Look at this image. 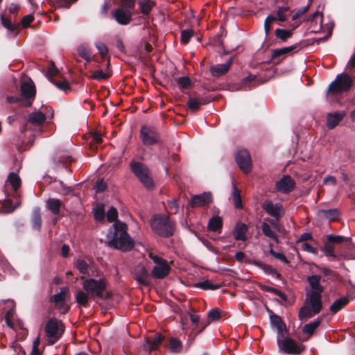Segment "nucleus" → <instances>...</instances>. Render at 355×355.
Returning a JSON list of instances; mask_svg holds the SVG:
<instances>
[{
    "label": "nucleus",
    "instance_id": "obj_20",
    "mask_svg": "<svg viewBox=\"0 0 355 355\" xmlns=\"http://www.w3.org/2000/svg\"><path fill=\"white\" fill-rule=\"evenodd\" d=\"M212 101L209 97H196L195 95L189 97L187 102V107L191 112H198L200 110L201 105H207Z\"/></svg>",
    "mask_w": 355,
    "mask_h": 355
},
{
    "label": "nucleus",
    "instance_id": "obj_4",
    "mask_svg": "<svg viewBox=\"0 0 355 355\" xmlns=\"http://www.w3.org/2000/svg\"><path fill=\"white\" fill-rule=\"evenodd\" d=\"M130 169L142 185L148 190L155 188L150 168L143 162L132 160L129 163Z\"/></svg>",
    "mask_w": 355,
    "mask_h": 355
},
{
    "label": "nucleus",
    "instance_id": "obj_53",
    "mask_svg": "<svg viewBox=\"0 0 355 355\" xmlns=\"http://www.w3.org/2000/svg\"><path fill=\"white\" fill-rule=\"evenodd\" d=\"M285 53H284L283 49H275L272 50L271 60H277V62H279L283 58L286 57Z\"/></svg>",
    "mask_w": 355,
    "mask_h": 355
},
{
    "label": "nucleus",
    "instance_id": "obj_12",
    "mask_svg": "<svg viewBox=\"0 0 355 355\" xmlns=\"http://www.w3.org/2000/svg\"><path fill=\"white\" fill-rule=\"evenodd\" d=\"M235 160L240 169L245 174L252 171V160L250 153L245 149H239L235 153Z\"/></svg>",
    "mask_w": 355,
    "mask_h": 355
},
{
    "label": "nucleus",
    "instance_id": "obj_54",
    "mask_svg": "<svg viewBox=\"0 0 355 355\" xmlns=\"http://www.w3.org/2000/svg\"><path fill=\"white\" fill-rule=\"evenodd\" d=\"M322 250L324 251L326 256L336 258V255L334 252V245L330 241L327 240Z\"/></svg>",
    "mask_w": 355,
    "mask_h": 355
},
{
    "label": "nucleus",
    "instance_id": "obj_40",
    "mask_svg": "<svg viewBox=\"0 0 355 355\" xmlns=\"http://www.w3.org/2000/svg\"><path fill=\"white\" fill-rule=\"evenodd\" d=\"M76 302L82 306H89V295L83 291H78L76 294Z\"/></svg>",
    "mask_w": 355,
    "mask_h": 355
},
{
    "label": "nucleus",
    "instance_id": "obj_26",
    "mask_svg": "<svg viewBox=\"0 0 355 355\" xmlns=\"http://www.w3.org/2000/svg\"><path fill=\"white\" fill-rule=\"evenodd\" d=\"M77 51L78 55L81 57L83 59L85 60L87 62H89L91 61H95L96 62H100L96 57V55H92V52L91 49L85 45H81L78 47Z\"/></svg>",
    "mask_w": 355,
    "mask_h": 355
},
{
    "label": "nucleus",
    "instance_id": "obj_6",
    "mask_svg": "<svg viewBox=\"0 0 355 355\" xmlns=\"http://www.w3.org/2000/svg\"><path fill=\"white\" fill-rule=\"evenodd\" d=\"M353 86V80L346 73L338 74L328 87L327 92L331 94H342L350 90Z\"/></svg>",
    "mask_w": 355,
    "mask_h": 355
},
{
    "label": "nucleus",
    "instance_id": "obj_36",
    "mask_svg": "<svg viewBox=\"0 0 355 355\" xmlns=\"http://www.w3.org/2000/svg\"><path fill=\"white\" fill-rule=\"evenodd\" d=\"M253 265L256 266L257 267L262 269L266 274L271 275H277V277L279 278L281 275L277 272V270L273 268L271 266L268 265L266 263H264L260 261L257 260H253L252 262H250Z\"/></svg>",
    "mask_w": 355,
    "mask_h": 355
},
{
    "label": "nucleus",
    "instance_id": "obj_51",
    "mask_svg": "<svg viewBox=\"0 0 355 355\" xmlns=\"http://www.w3.org/2000/svg\"><path fill=\"white\" fill-rule=\"evenodd\" d=\"M94 216L95 220L102 221L105 218V210L103 205H98L94 209Z\"/></svg>",
    "mask_w": 355,
    "mask_h": 355
},
{
    "label": "nucleus",
    "instance_id": "obj_30",
    "mask_svg": "<svg viewBox=\"0 0 355 355\" xmlns=\"http://www.w3.org/2000/svg\"><path fill=\"white\" fill-rule=\"evenodd\" d=\"M164 339V336L160 333H156L153 337L148 338L147 344L149 350L151 352L157 349Z\"/></svg>",
    "mask_w": 355,
    "mask_h": 355
},
{
    "label": "nucleus",
    "instance_id": "obj_1",
    "mask_svg": "<svg viewBox=\"0 0 355 355\" xmlns=\"http://www.w3.org/2000/svg\"><path fill=\"white\" fill-rule=\"evenodd\" d=\"M127 229L125 223L120 220L116 221L113 225V230H110L107 235L108 245L124 252L131 250L135 246V243L128 234Z\"/></svg>",
    "mask_w": 355,
    "mask_h": 355
},
{
    "label": "nucleus",
    "instance_id": "obj_14",
    "mask_svg": "<svg viewBox=\"0 0 355 355\" xmlns=\"http://www.w3.org/2000/svg\"><path fill=\"white\" fill-rule=\"evenodd\" d=\"M134 279L137 281L138 284L141 286H148L150 282V275L143 264H137L134 267L132 271Z\"/></svg>",
    "mask_w": 355,
    "mask_h": 355
},
{
    "label": "nucleus",
    "instance_id": "obj_41",
    "mask_svg": "<svg viewBox=\"0 0 355 355\" xmlns=\"http://www.w3.org/2000/svg\"><path fill=\"white\" fill-rule=\"evenodd\" d=\"M177 85L180 90H184L192 87L193 83L188 76H181L176 79Z\"/></svg>",
    "mask_w": 355,
    "mask_h": 355
},
{
    "label": "nucleus",
    "instance_id": "obj_19",
    "mask_svg": "<svg viewBox=\"0 0 355 355\" xmlns=\"http://www.w3.org/2000/svg\"><path fill=\"white\" fill-rule=\"evenodd\" d=\"M113 17L119 24L127 25L132 20V12L129 10L119 8L114 11Z\"/></svg>",
    "mask_w": 355,
    "mask_h": 355
},
{
    "label": "nucleus",
    "instance_id": "obj_62",
    "mask_svg": "<svg viewBox=\"0 0 355 355\" xmlns=\"http://www.w3.org/2000/svg\"><path fill=\"white\" fill-rule=\"evenodd\" d=\"M34 20V16L32 14L26 15L21 19V25L24 28H27L29 26L30 24L33 22Z\"/></svg>",
    "mask_w": 355,
    "mask_h": 355
},
{
    "label": "nucleus",
    "instance_id": "obj_9",
    "mask_svg": "<svg viewBox=\"0 0 355 355\" xmlns=\"http://www.w3.org/2000/svg\"><path fill=\"white\" fill-rule=\"evenodd\" d=\"M290 15V8L288 6H279L276 12V16L270 15L264 21V31L266 35H268L271 30V24L279 21L284 22L287 20Z\"/></svg>",
    "mask_w": 355,
    "mask_h": 355
},
{
    "label": "nucleus",
    "instance_id": "obj_45",
    "mask_svg": "<svg viewBox=\"0 0 355 355\" xmlns=\"http://www.w3.org/2000/svg\"><path fill=\"white\" fill-rule=\"evenodd\" d=\"M232 198L234 200V207L236 209H241L243 207L240 190L236 187V184L233 183Z\"/></svg>",
    "mask_w": 355,
    "mask_h": 355
},
{
    "label": "nucleus",
    "instance_id": "obj_23",
    "mask_svg": "<svg viewBox=\"0 0 355 355\" xmlns=\"http://www.w3.org/2000/svg\"><path fill=\"white\" fill-rule=\"evenodd\" d=\"M20 91L21 95L31 102L35 96V88L33 83L24 82L21 85Z\"/></svg>",
    "mask_w": 355,
    "mask_h": 355
},
{
    "label": "nucleus",
    "instance_id": "obj_56",
    "mask_svg": "<svg viewBox=\"0 0 355 355\" xmlns=\"http://www.w3.org/2000/svg\"><path fill=\"white\" fill-rule=\"evenodd\" d=\"M73 161V159L70 156H62L59 157L58 162L71 173V171L69 169V166Z\"/></svg>",
    "mask_w": 355,
    "mask_h": 355
},
{
    "label": "nucleus",
    "instance_id": "obj_21",
    "mask_svg": "<svg viewBox=\"0 0 355 355\" xmlns=\"http://www.w3.org/2000/svg\"><path fill=\"white\" fill-rule=\"evenodd\" d=\"M68 294V289L65 287L60 288V291L52 295L49 301L55 303V308L62 309L65 306L66 296Z\"/></svg>",
    "mask_w": 355,
    "mask_h": 355
},
{
    "label": "nucleus",
    "instance_id": "obj_3",
    "mask_svg": "<svg viewBox=\"0 0 355 355\" xmlns=\"http://www.w3.org/2000/svg\"><path fill=\"white\" fill-rule=\"evenodd\" d=\"M83 288L91 297L109 300L112 297L110 292H105L107 282L104 279H87L83 283Z\"/></svg>",
    "mask_w": 355,
    "mask_h": 355
},
{
    "label": "nucleus",
    "instance_id": "obj_61",
    "mask_svg": "<svg viewBox=\"0 0 355 355\" xmlns=\"http://www.w3.org/2000/svg\"><path fill=\"white\" fill-rule=\"evenodd\" d=\"M136 0H121L122 8L132 11L135 6Z\"/></svg>",
    "mask_w": 355,
    "mask_h": 355
},
{
    "label": "nucleus",
    "instance_id": "obj_11",
    "mask_svg": "<svg viewBox=\"0 0 355 355\" xmlns=\"http://www.w3.org/2000/svg\"><path fill=\"white\" fill-rule=\"evenodd\" d=\"M306 303H308L310 305L311 309L306 305H304L300 309L298 317L300 320H307L312 318L315 315L319 313L322 309V302L319 301L318 304H313L311 298L306 297Z\"/></svg>",
    "mask_w": 355,
    "mask_h": 355
},
{
    "label": "nucleus",
    "instance_id": "obj_58",
    "mask_svg": "<svg viewBox=\"0 0 355 355\" xmlns=\"http://www.w3.org/2000/svg\"><path fill=\"white\" fill-rule=\"evenodd\" d=\"M270 249L269 252H270V254L272 256H273L276 259L282 261L284 263L287 264V263H289V261L288 260V259L286 258V257L284 254L280 253V252H276L275 251L273 250V249H272V244H270Z\"/></svg>",
    "mask_w": 355,
    "mask_h": 355
},
{
    "label": "nucleus",
    "instance_id": "obj_64",
    "mask_svg": "<svg viewBox=\"0 0 355 355\" xmlns=\"http://www.w3.org/2000/svg\"><path fill=\"white\" fill-rule=\"evenodd\" d=\"M208 316L213 320H217L220 318L221 315L218 309H211L209 311Z\"/></svg>",
    "mask_w": 355,
    "mask_h": 355
},
{
    "label": "nucleus",
    "instance_id": "obj_63",
    "mask_svg": "<svg viewBox=\"0 0 355 355\" xmlns=\"http://www.w3.org/2000/svg\"><path fill=\"white\" fill-rule=\"evenodd\" d=\"M302 249L306 252L316 254H318V249L316 248L313 247L310 244L307 243H304L302 245Z\"/></svg>",
    "mask_w": 355,
    "mask_h": 355
},
{
    "label": "nucleus",
    "instance_id": "obj_60",
    "mask_svg": "<svg viewBox=\"0 0 355 355\" xmlns=\"http://www.w3.org/2000/svg\"><path fill=\"white\" fill-rule=\"evenodd\" d=\"M107 219L109 222H116V218L118 217V211L116 208L112 207L110 209L107 211Z\"/></svg>",
    "mask_w": 355,
    "mask_h": 355
},
{
    "label": "nucleus",
    "instance_id": "obj_31",
    "mask_svg": "<svg viewBox=\"0 0 355 355\" xmlns=\"http://www.w3.org/2000/svg\"><path fill=\"white\" fill-rule=\"evenodd\" d=\"M95 46L98 49L99 54L101 56L102 61H107L106 67L108 70L110 67V58L107 56L108 54V49L107 46L102 42H96L95 43Z\"/></svg>",
    "mask_w": 355,
    "mask_h": 355
},
{
    "label": "nucleus",
    "instance_id": "obj_57",
    "mask_svg": "<svg viewBox=\"0 0 355 355\" xmlns=\"http://www.w3.org/2000/svg\"><path fill=\"white\" fill-rule=\"evenodd\" d=\"M303 47L302 42L296 43L291 46L284 47L283 51L286 55L293 52H297L300 49Z\"/></svg>",
    "mask_w": 355,
    "mask_h": 355
},
{
    "label": "nucleus",
    "instance_id": "obj_34",
    "mask_svg": "<svg viewBox=\"0 0 355 355\" xmlns=\"http://www.w3.org/2000/svg\"><path fill=\"white\" fill-rule=\"evenodd\" d=\"M270 319L271 324L277 328L279 334L286 331V324L279 315L273 313L270 315Z\"/></svg>",
    "mask_w": 355,
    "mask_h": 355
},
{
    "label": "nucleus",
    "instance_id": "obj_16",
    "mask_svg": "<svg viewBox=\"0 0 355 355\" xmlns=\"http://www.w3.org/2000/svg\"><path fill=\"white\" fill-rule=\"evenodd\" d=\"M263 209L278 220L284 214L283 206L280 203L274 204L272 200H266L261 205Z\"/></svg>",
    "mask_w": 355,
    "mask_h": 355
},
{
    "label": "nucleus",
    "instance_id": "obj_46",
    "mask_svg": "<svg viewBox=\"0 0 355 355\" xmlns=\"http://www.w3.org/2000/svg\"><path fill=\"white\" fill-rule=\"evenodd\" d=\"M8 180L15 191H17L21 187V180L19 176L15 173H10L8 175Z\"/></svg>",
    "mask_w": 355,
    "mask_h": 355
},
{
    "label": "nucleus",
    "instance_id": "obj_33",
    "mask_svg": "<svg viewBox=\"0 0 355 355\" xmlns=\"http://www.w3.org/2000/svg\"><path fill=\"white\" fill-rule=\"evenodd\" d=\"M349 300L347 297H342L336 301L330 306V311L332 314H336L339 311L345 308L349 303Z\"/></svg>",
    "mask_w": 355,
    "mask_h": 355
},
{
    "label": "nucleus",
    "instance_id": "obj_42",
    "mask_svg": "<svg viewBox=\"0 0 355 355\" xmlns=\"http://www.w3.org/2000/svg\"><path fill=\"white\" fill-rule=\"evenodd\" d=\"M261 230L266 236L273 239L277 243L279 242L277 235L271 230L268 223L263 222L261 225Z\"/></svg>",
    "mask_w": 355,
    "mask_h": 355
},
{
    "label": "nucleus",
    "instance_id": "obj_7",
    "mask_svg": "<svg viewBox=\"0 0 355 355\" xmlns=\"http://www.w3.org/2000/svg\"><path fill=\"white\" fill-rule=\"evenodd\" d=\"M139 136L142 144L146 146L158 144L160 141V133L151 125H143L140 129Z\"/></svg>",
    "mask_w": 355,
    "mask_h": 355
},
{
    "label": "nucleus",
    "instance_id": "obj_37",
    "mask_svg": "<svg viewBox=\"0 0 355 355\" xmlns=\"http://www.w3.org/2000/svg\"><path fill=\"white\" fill-rule=\"evenodd\" d=\"M168 348L171 352L179 354L182 352L183 345L180 340L172 337L168 340Z\"/></svg>",
    "mask_w": 355,
    "mask_h": 355
},
{
    "label": "nucleus",
    "instance_id": "obj_47",
    "mask_svg": "<svg viewBox=\"0 0 355 355\" xmlns=\"http://www.w3.org/2000/svg\"><path fill=\"white\" fill-rule=\"evenodd\" d=\"M1 21L3 27L11 32H15L18 29V26L15 24H12L10 17L1 15Z\"/></svg>",
    "mask_w": 355,
    "mask_h": 355
},
{
    "label": "nucleus",
    "instance_id": "obj_50",
    "mask_svg": "<svg viewBox=\"0 0 355 355\" xmlns=\"http://www.w3.org/2000/svg\"><path fill=\"white\" fill-rule=\"evenodd\" d=\"M193 35L194 31L192 29L182 30L181 31L180 42L184 44H188Z\"/></svg>",
    "mask_w": 355,
    "mask_h": 355
},
{
    "label": "nucleus",
    "instance_id": "obj_24",
    "mask_svg": "<svg viewBox=\"0 0 355 355\" xmlns=\"http://www.w3.org/2000/svg\"><path fill=\"white\" fill-rule=\"evenodd\" d=\"M63 206L62 202L57 198H50L46 200V207L53 215L58 216L60 213V209Z\"/></svg>",
    "mask_w": 355,
    "mask_h": 355
},
{
    "label": "nucleus",
    "instance_id": "obj_17",
    "mask_svg": "<svg viewBox=\"0 0 355 355\" xmlns=\"http://www.w3.org/2000/svg\"><path fill=\"white\" fill-rule=\"evenodd\" d=\"M234 56L230 57L225 64H216L210 67V73L212 76L219 78L225 76L230 69Z\"/></svg>",
    "mask_w": 355,
    "mask_h": 355
},
{
    "label": "nucleus",
    "instance_id": "obj_15",
    "mask_svg": "<svg viewBox=\"0 0 355 355\" xmlns=\"http://www.w3.org/2000/svg\"><path fill=\"white\" fill-rule=\"evenodd\" d=\"M295 187V180L288 175H284L275 184V189L277 191L288 194L294 190Z\"/></svg>",
    "mask_w": 355,
    "mask_h": 355
},
{
    "label": "nucleus",
    "instance_id": "obj_48",
    "mask_svg": "<svg viewBox=\"0 0 355 355\" xmlns=\"http://www.w3.org/2000/svg\"><path fill=\"white\" fill-rule=\"evenodd\" d=\"M195 286L197 288H200L202 290H216L220 287V285L214 284L211 283L209 280H205L204 282L196 284Z\"/></svg>",
    "mask_w": 355,
    "mask_h": 355
},
{
    "label": "nucleus",
    "instance_id": "obj_27",
    "mask_svg": "<svg viewBox=\"0 0 355 355\" xmlns=\"http://www.w3.org/2000/svg\"><path fill=\"white\" fill-rule=\"evenodd\" d=\"M248 230L247 225L242 223H237L234 230V237L236 241H246V233Z\"/></svg>",
    "mask_w": 355,
    "mask_h": 355
},
{
    "label": "nucleus",
    "instance_id": "obj_29",
    "mask_svg": "<svg viewBox=\"0 0 355 355\" xmlns=\"http://www.w3.org/2000/svg\"><path fill=\"white\" fill-rule=\"evenodd\" d=\"M45 121L46 115L42 112H33L28 117V122L34 125H42Z\"/></svg>",
    "mask_w": 355,
    "mask_h": 355
},
{
    "label": "nucleus",
    "instance_id": "obj_22",
    "mask_svg": "<svg viewBox=\"0 0 355 355\" xmlns=\"http://www.w3.org/2000/svg\"><path fill=\"white\" fill-rule=\"evenodd\" d=\"M171 270V267L167 262L160 265L155 266L151 271V276L155 279H164L166 278Z\"/></svg>",
    "mask_w": 355,
    "mask_h": 355
},
{
    "label": "nucleus",
    "instance_id": "obj_25",
    "mask_svg": "<svg viewBox=\"0 0 355 355\" xmlns=\"http://www.w3.org/2000/svg\"><path fill=\"white\" fill-rule=\"evenodd\" d=\"M345 116L344 113H329L327 117V126L329 130L336 128Z\"/></svg>",
    "mask_w": 355,
    "mask_h": 355
},
{
    "label": "nucleus",
    "instance_id": "obj_49",
    "mask_svg": "<svg viewBox=\"0 0 355 355\" xmlns=\"http://www.w3.org/2000/svg\"><path fill=\"white\" fill-rule=\"evenodd\" d=\"M112 76L111 72H103L101 70H96L93 72L92 75L90 76L92 79H94L98 81L103 80H107Z\"/></svg>",
    "mask_w": 355,
    "mask_h": 355
},
{
    "label": "nucleus",
    "instance_id": "obj_2",
    "mask_svg": "<svg viewBox=\"0 0 355 355\" xmlns=\"http://www.w3.org/2000/svg\"><path fill=\"white\" fill-rule=\"evenodd\" d=\"M150 225L153 232L162 238H169L175 233V221L165 215H154L150 219Z\"/></svg>",
    "mask_w": 355,
    "mask_h": 355
},
{
    "label": "nucleus",
    "instance_id": "obj_28",
    "mask_svg": "<svg viewBox=\"0 0 355 355\" xmlns=\"http://www.w3.org/2000/svg\"><path fill=\"white\" fill-rule=\"evenodd\" d=\"M319 216L328 219L329 223L336 221L339 218L340 211L338 209H322L319 211Z\"/></svg>",
    "mask_w": 355,
    "mask_h": 355
},
{
    "label": "nucleus",
    "instance_id": "obj_35",
    "mask_svg": "<svg viewBox=\"0 0 355 355\" xmlns=\"http://www.w3.org/2000/svg\"><path fill=\"white\" fill-rule=\"evenodd\" d=\"M223 227V220L220 216H213L208 223V229L214 232H220Z\"/></svg>",
    "mask_w": 355,
    "mask_h": 355
},
{
    "label": "nucleus",
    "instance_id": "obj_44",
    "mask_svg": "<svg viewBox=\"0 0 355 355\" xmlns=\"http://www.w3.org/2000/svg\"><path fill=\"white\" fill-rule=\"evenodd\" d=\"M321 320L317 319L313 322L306 324L302 328V332L304 334L312 335L315 330L320 326Z\"/></svg>",
    "mask_w": 355,
    "mask_h": 355
},
{
    "label": "nucleus",
    "instance_id": "obj_52",
    "mask_svg": "<svg viewBox=\"0 0 355 355\" xmlns=\"http://www.w3.org/2000/svg\"><path fill=\"white\" fill-rule=\"evenodd\" d=\"M256 79V76L250 74L247 77L244 78L241 80V83L243 87V89L247 90L248 89H250L251 87H254L255 85V83H253L252 85L250 84L253 83Z\"/></svg>",
    "mask_w": 355,
    "mask_h": 355
},
{
    "label": "nucleus",
    "instance_id": "obj_18",
    "mask_svg": "<svg viewBox=\"0 0 355 355\" xmlns=\"http://www.w3.org/2000/svg\"><path fill=\"white\" fill-rule=\"evenodd\" d=\"M212 202V196L210 192L193 196L191 198L190 205L191 207L207 206Z\"/></svg>",
    "mask_w": 355,
    "mask_h": 355
},
{
    "label": "nucleus",
    "instance_id": "obj_38",
    "mask_svg": "<svg viewBox=\"0 0 355 355\" xmlns=\"http://www.w3.org/2000/svg\"><path fill=\"white\" fill-rule=\"evenodd\" d=\"M138 6L144 15H148L153 8L155 6V3L152 0H139Z\"/></svg>",
    "mask_w": 355,
    "mask_h": 355
},
{
    "label": "nucleus",
    "instance_id": "obj_8",
    "mask_svg": "<svg viewBox=\"0 0 355 355\" xmlns=\"http://www.w3.org/2000/svg\"><path fill=\"white\" fill-rule=\"evenodd\" d=\"M322 277L318 275H313L307 277V282L309 284L311 291L307 295L308 298H311L313 304H318L322 302V294L324 288L320 284Z\"/></svg>",
    "mask_w": 355,
    "mask_h": 355
},
{
    "label": "nucleus",
    "instance_id": "obj_59",
    "mask_svg": "<svg viewBox=\"0 0 355 355\" xmlns=\"http://www.w3.org/2000/svg\"><path fill=\"white\" fill-rule=\"evenodd\" d=\"M327 240L334 245L344 242L346 240V238L343 236L330 234L327 236Z\"/></svg>",
    "mask_w": 355,
    "mask_h": 355
},
{
    "label": "nucleus",
    "instance_id": "obj_13",
    "mask_svg": "<svg viewBox=\"0 0 355 355\" xmlns=\"http://www.w3.org/2000/svg\"><path fill=\"white\" fill-rule=\"evenodd\" d=\"M58 73V70L55 64L51 62L48 69L47 76L49 80L55 85L59 89L62 90L67 93L71 90L70 83L66 79L62 78L60 80L55 79L53 77Z\"/></svg>",
    "mask_w": 355,
    "mask_h": 355
},
{
    "label": "nucleus",
    "instance_id": "obj_5",
    "mask_svg": "<svg viewBox=\"0 0 355 355\" xmlns=\"http://www.w3.org/2000/svg\"><path fill=\"white\" fill-rule=\"evenodd\" d=\"M64 331V326L61 321H58L56 318H50L45 326L44 332L47 337L49 345H54L60 339Z\"/></svg>",
    "mask_w": 355,
    "mask_h": 355
},
{
    "label": "nucleus",
    "instance_id": "obj_32",
    "mask_svg": "<svg viewBox=\"0 0 355 355\" xmlns=\"http://www.w3.org/2000/svg\"><path fill=\"white\" fill-rule=\"evenodd\" d=\"M31 220L33 229L40 231L42 227V218L40 209L39 207H35L33 209Z\"/></svg>",
    "mask_w": 355,
    "mask_h": 355
},
{
    "label": "nucleus",
    "instance_id": "obj_39",
    "mask_svg": "<svg viewBox=\"0 0 355 355\" xmlns=\"http://www.w3.org/2000/svg\"><path fill=\"white\" fill-rule=\"evenodd\" d=\"M276 37L283 42H286L287 40L293 35V30L277 28L275 31Z\"/></svg>",
    "mask_w": 355,
    "mask_h": 355
},
{
    "label": "nucleus",
    "instance_id": "obj_10",
    "mask_svg": "<svg viewBox=\"0 0 355 355\" xmlns=\"http://www.w3.org/2000/svg\"><path fill=\"white\" fill-rule=\"evenodd\" d=\"M277 345L280 349L286 354H300L305 350V347L302 344H298L295 340L291 338H286L284 340L277 339Z\"/></svg>",
    "mask_w": 355,
    "mask_h": 355
},
{
    "label": "nucleus",
    "instance_id": "obj_43",
    "mask_svg": "<svg viewBox=\"0 0 355 355\" xmlns=\"http://www.w3.org/2000/svg\"><path fill=\"white\" fill-rule=\"evenodd\" d=\"M6 101L8 103H19L22 107H30L32 105V102L30 100H24V98L18 96H8L6 98Z\"/></svg>",
    "mask_w": 355,
    "mask_h": 355
},
{
    "label": "nucleus",
    "instance_id": "obj_55",
    "mask_svg": "<svg viewBox=\"0 0 355 355\" xmlns=\"http://www.w3.org/2000/svg\"><path fill=\"white\" fill-rule=\"evenodd\" d=\"M76 268L83 275L88 273L89 265L83 259H78L76 263Z\"/></svg>",
    "mask_w": 355,
    "mask_h": 355
}]
</instances>
